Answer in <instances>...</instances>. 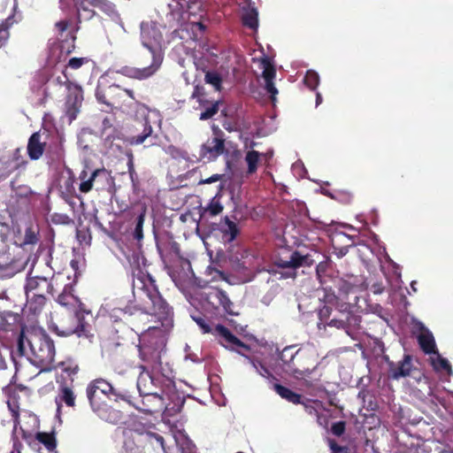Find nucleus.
Masks as SVG:
<instances>
[{
    "label": "nucleus",
    "instance_id": "1",
    "mask_svg": "<svg viewBox=\"0 0 453 453\" xmlns=\"http://www.w3.org/2000/svg\"><path fill=\"white\" fill-rule=\"evenodd\" d=\"M142 42L146 47L152 58V63L142 68L123 66L118 73L128 78L145 80L152 76L162 64L161 41L162 34L158 26L154 22H142L141 25Z\"/></svg>",
    "mask_w": 453,
    "mask_h": 453
},
{
    "label": "nucleus",
    "instance_id": "2",
    "mask_svg": "<svg viewBox=\"0 0 453 453\" xmlns=\"http://www.w3.org/2000/svg\"><path fill=\"white\" fill-rule=\"evenodd\" d=\"M18 349L34 365L42 371L51 369L55 347L51 339L43 333L23 331L19 339Z\"/></svg>",
    "mask_w": 453,
    "mask_h": 453
},
{
    "label": "nucleus",
    "instance_id": "3",
    "mask_svg": "<svg viewBox=\"0 0 453 453\" xmlns=\"http://www.w3.org/2000/svg\"><path fill=\"white\" fill-rule=\"evenodd\" d=\"M145 298L143 299L147 312L155 316L161 326L165 329H169L173 326V313L171 308L163 300L157 290L151 286L144 291Z\"/></svg>",
    "mask_w": 453,
    "mask_h": 453
},
{
    "label": "nucleus",
    "instance_id": "4",
    "mask_svg": "<svg viewBox=\"0 0 453 453\" xmlns=\"http://www.w3.org/2000/svg\"><path fill=\"white\" fill-rule=\"evenodd\" d=\"M58 302L60 305L66 307L68 311L73 314L72 319L74 320L75 326L64 328L59 331L58 334L67 336L70 334H77L81 336L85 330L83 323V311L80 308L79 300L69 292H63L58 296Z\"/></svg>",
    "mask_w": 453,
    "mask_h": 453
},
{
    "label": "nucleus",
    "instance_id": "5",
    "mask_svg": "<svg viewBox=\"0 0 453 453\" xmlns=\"http://www.w3.org/2000/svg\"><path fill=\"white\" fill-rule=\"evenodd\" d=\"M192 319L194 321H196L203 334H212L216 336H219L220 343L226 349H229L231 350H234L235 347H242L245 349H249L247 345L242 343L238 338L232 334V333L225 326L218 325L212 328L202 317L192 316Z\"/></svg>",
    "mask_w": 453,
    "mask_h": 453
},
{
    "label": "nucleus",
    "instance_id": "6",
    "mask_svg": "<svg viewBox=\"0 0 453 453\" xmlns=\"http://www.w3.org/2000/svg\"><path fill=\"white\" fill-rule=\"evenodd\" d=\"M138 116L142 120L143 131L141 134L132 136L130 143L133 145L142 144L150 137L153 132V126H160V114L156 110H150L145 106H142L138 110Z\"/></svg>",
    "mask_w": 453,
    "mask_h": 453
},
{
    "label": "nucleus",
    "instance_id": "7",
    "mask_svg": "<svg viewBox=\"0 0 453 453\" xmlns=\"http://www.w3.org/2000/svg\"><path fill=\"white\" fill-rule=\"evenodd\" d=\"M142 370L137 379V389L142 396H148V400H153L156 403L155 407H163L165 402L163 397L157 392H154L156 388L155 382L149 372L145 370L144 366H140Z\"/></svg>",
    "mask_w": 453,
    "mask_h": 453
},
{
    "label": "nucleus",
    "instance_id": "8",
    "mask_svg": "<svg viewBox=\"0 0 453 453\" xmlns=\"http://www.w3.org/2000/svg\"><path fill=\"white\" fill-rule=\"evenodd\" d=\"M112 393L111 385L102 379L92 381L87 388V395L93 409L99 408Z\"/></svg>",
    "mask_w": 453,
    "mask_h": 453
},
{
    "label": "nucleus",
    "instance_id": "9",
    "mask_svg": "<svg viewBox=\"0 0 453 453\" xmlns=\"http://www.w3.org/2000/svg\"><path fill=\"white\" fill-rule=\"evenodd\" d=\"M258 66L262 70V77L265 81V89L271 95L272 101H275L278 89L275 88L273 80L276 76V71L271 61L266 58L257 60Z\"/></svg>",
    "mask_w": 453,
    "mask_h": 453
},
{
    "label": "nucleus",
    "instance_id": "10",
    "mask_svg": "<svg viewBox=\"0 0 453 453\" xmlns=\"http://www.w3.org/2000/svg\"><path fill=\"white\" fill-rule=\"evenodd\" d=\"M418 341L422 350L426 354H432L436 351L434 337L421 322H416L414 326Z\"/></svg>",
    "mask_w": 453,
    "mask_h": 453
},
{
    "label": "nucleus",
    "instance_id": "11",
    "mask_svg": "<svg viewBox=\"0 0 453 453\" xmlns=\"http://www.w3.org/2000/svg\"><path fill=\"white\" fill-rule=\"evenodd\" d=\"M224 151V140L217 135L209 138L201 147L200 156L203 158L212 160Z\"/></svg>",
    "mask_w": 453,
    "mask_h": 453
},
{
    "label": "nucleus",
    "instance_id": "12",
    "mask_svg": "<svg viewBox=\"0 0 453 453\" xmlns=\"http://www.w3.org/2000/svg\"><path fill=\"white\" fill-rule=\"evenodd\" d=\"M107 176V173L104 169H96L88 173L87 169H84L79 174V180H81L79 189L82 193L89 192L93 188V183L97 177Z\"/></svg>",
    "mask_w": 453,
    "mask_h": 453
},
{
    "label": "nucleus",
    "instance_id": "13",
    "mask_svg": "<svg viewBox=\"0 0 453 453\" xmlns=\"http://www.w3.org/2000/svg\"><path fill=\"white\" fill-rule=\"evenodd\" d=\"M51 283L45 277H29L26 284V296L28 294L50 293Z\"/></svg>",
    "mask_w": 453,
    "mask_h": 453
},
{
    "label": "nucleus",
    "instance_id": "14",
    "mask_svg": "<svg viewBox=\"0 0 453 453\" xmlns=\"http://www.w3.org/2000/svg\"><path fill=\"white\" fill-rule=\"evenodd\" d=\"M273 156V152L259 153L257 150H249L245 156V161L248 165V173H253L257 171L259 165L266 163Z\"/></svg>",
    "mask_w": 453,
    "mask_h": 453
},
{
    "label": "nucleus",
    "instance_id": "15",
    "mask_svg": "<svg viewBox=\"0 0 453 453\" xmlns=\"http://www.w3.org/2000/svg\"><path fill=\"white\" fill-rule=\"evenodd\" d=\"M208 298L209 302L215 308H219V306H221L226 312L229 314L234 313V311L232 309L233 303L229 300L227 296L225 294V292L219 289L212 290L211 292H210Z\"/></svg>",
    "mask_w": 453,
    "mask_h": 453
},
{
    "label": "nucleus",
    "instance_id": "16",
    "mask_svg": "<svg viewBox=\"0 0 453 453\" xmlns=\"http://www.w3.org/2000/svg\"><path fill=\"white\" fill-rule=\"evenodd\" d=\"M45 147V142L42 140V134L36 132L31 135L27 144V152L31 159H38L42 157Z\"/></svg>",
    "mask_w": 453,
    "mask_h": 453
},
{
    "label": "nucleus",
    "instance_id": "17",
    "mask_svg": "<svg viewBox=\"0 0 453 453\" xmlns=\"http://www.w3.org/2000/svg\"><path fill=\"white\" fill-rule=\"evenodd\" d=\"M55 401L57 403V413L58 416H59L63 403H65L68 407H73L75 405V395L72 388L67 386H63L59 388Z\"/></svg>",
    "mask_w": 453,
    "mask_h": 453
},
{
    "label": "nucleus",
    "instance_id": "18",
    "mask_svg": "<svg viewBox=\"0 0 453 453\" xmlns=\"http://www.w3.org/2000/svg\"><path fill=\"white\" fill-rule=\"evenodd\" d=\"M311 263V259L309 256H303L298 252H294L290 255L289 259H280L277 265L279 267L295 269L298 266L310 265Z\"/></svg>",
    "mask_w": 453,
    "mask_h": 453
},
{
    "label": "nucleus",
    "instance_id": "19",
    "mask_svg": "<svg viewBox=\"0 0 453 453\" xmlns=\"http://www.w3.org/2000/svg\"><path fill=\"white\" fill-rule=\"evenodd\" d=\"M411 368V357L407 355L397 364L396 366L390 369V376L395 380H398L401 377H406L410 375Z\"/></svg>",
    "mask_w": 453,
    "mask_h": 453
},
{
    "label": "nucleus",
    "instance_id": "20",
    "mask_svg": "<svg viewBox=\"0 0 453 453\" xmlns=\"http://www.w3.org/2000/svg\"><path fill=\"white\" fill-rule=\"evenodd\" d=\"M429 360L431 363V365L434 369L435 372H446L448 375H451L453 373L451 365L448 359L442 357L438 351H434V353L431 354Z\"/></svg>",
    "mask_w": 453,
    "mask_h": 453
},
{
    "label": "nucleus",
    "instance_id": "21",
    "mask_svg": "<svg viewBox=\"0 0 453 453\" xmlns=\"http://www.w3.org/2000/svg\"><path fill=\"white\" fill-rule=\"evenodd\" d=\"M91 5L98 7L100 10L104 12L109 17H111L114 21L120 23V26L123 27V25L120 20L119 14L115 9V6L106 1V0H88Z\"/></svg>",
    "mask_w": 453,
    "mask_h": 453
},
{
    "label": "nucleus",
    "instance_id": "22",
    "mask_svg": "<svg viewBox=\"0 0 453 453\" xmlns=\"http://www.w3.org/2000/svg\"><path fill=\"white\" fill-rule=\"evenodd\" d=\"M45 293L38 292L37 294H28L27 296V308L33 313L41 311L45 304Z\"/></svg>",
    "mask_w": 453,
    "mask_h": 453
},
{
    "label": "nucleus",
    "instance_id": "23",
    "mask_svg": "<svg viewBox=\"0 0 453 453\" xmlns=\"http://www.w3.org/2000/svg\"><path fill=\"white\" fill-rule=\"evenodd\" d=\"M243 24L251 29H257L258 27V12L254 6H249L244 9L242 16Z\"/></svg>",
    "mask_w": 453,
    "mask_h": 453
},
{
    "label": "nucleus",
    "instance_id": "24",
    "mask_svg": "<svg viewBox=\"0 0 453 453\" xmlns=\"http://www.w3.org/2000/svg\"><path fill=\"white\" fill-rule=\"evenodd\" d=\"M274 389L282 398L293 403H299L301 396L288 388L276 384Z\"/></svg>",
    "mask_w": 453,
    "mask_h": 453
},
{
    "label": "nucleus",
    "instance_id": "25",
    "mask_svg": "<svg viewBox=\"0 0 453 453\" xmlns=\"http://www.w3.org/2000/svg\"><path fill=\"white\" fill-rule=\"evenodd\" d=\"M175 441L181 453H196L195 445L185 434H179Z\"/></svg>",
    "mask_w": 453,
    "mask_h": 453
},
{
    "label": "nucleus",
    "instance_id": "26",
    "mask_svg": "<svg viewBox=\"0 0 453 453\" xmlns=\"http://www.w3.org/2000/svg\"><path fill=\"white\" fill-rule=\"evenodd\" d=\"M67 88L69 91V100L70 102L71 98L73 97V105H80L81 104V101L83 99L82 97V91L81 88L78 85L73 84L71 82H68Z\"/></svg>",
    "mask_w": 453,
    "mask_h": 453
},
{
    "label": "nucleus",
    "instance_id": "27",
    "mask_svg": "<svg viewBox=\"0 0 453 453\" xmlns=\"http://www.w3.org/2000/svg\"><path fill=\"white\" fill-rule=\"evenodd\" d=\"M242 266L246 269H255L259 272L267 271L265 267H260L259 258L254 255H247L242 262Z\"/></svg>",
    "mask_w": 453,
    "mask_h": 453
},
{
    "label": "nucleus",
    "instance_id": "28",
    "mask_svg": "<svg viewBox=\"0 0 453 453\" xmlns=\"http://www.w3.org/2000/svg\"><path fill=\"white\" fill-rule=\"evenodd\" d=\"M108 94L119 99H122L124 96H127L131 99H134V92L131 89H121L119 85L110 86L108 88Z\"/></svg>",
    "mask_w": 453,
    "mask_h": 453
},
{
    "label": "nucleus",
    "instance_id": "29",
    "mask_svg": "<svg viewBox=\"0 0 453 453\" xmlns=\"http://www.w3.org/2000/svg\"><path fill=\"white\" fill-rule=\"evenodd\" d=\"M14 23L13 17H9L0 25V48L6 42L9 37L8 28Z\"/></svg>",
    "mask_w": 453,
    "mask_h": 453
},
{
    "label": "nucleus",
    "instance_id": "30",
    "mask_svg": "<svg viewBox=\"0 0 453 453\" xmlns=\"http://www.w3.org/2000/svg\"><path fill=\"white\" fill-rule=\"evenodd\" d=\"M38 226L31 224L26 229L24 243L34 244L37 241Z\"/></svg>",
    "mask_w": 453,
    "mask_h": 453
},
{
    "label": "nucleus",
    "instance_id": "31",
    "mask_svg": "<svg viewBox=\"0 0 453 453\" xmlns=\"http://www.w3.org/2000/svg\"><path fill=\"white\" fill-rule=\"evenodd\" d=\"M19 270L13 264H0V279L12 277Z\"/></svg>",
    "mask_w": 453,
    "mask_h": 453
},
{
    "label": "nucleus",
    "instance_id": "32",
    "mask_svg": "<svg viewBox=\"0 0 453 453\" xmlns=\"http://www.w3.org/2000/svg\"><path fill=\"white\" fill-rule=\"evenodd\" d=\"M304 83L311 89L316 88L319 83V74L314 71H308L304 77Z\"/></svg>",
    "mask_w": 453,
    "mask_h": 453
},
{
    "label": "nucleus",
    "instance_id": "33",
    "mask_svg": "<svg viewBox=\"0 0 453 453\" xmlns=\"http://www.w3.org/2000/svg\"><path fill=\"white\" fill-rule=\"evenodd\" d=\"M219 102L211 103L203 112H201L199 119L201 120H206L213 117L219 111Z\"/></svg>",
    "mask_w": 453,
    "mask_h": 453
},
{
    "label": "nucleus",
    "instance_id": "34",
    "mask_svg": "<svg viewBox=\"0 0 453 453\" xmlns=\"http://www.w3.org/2000/svg\"><path fill=\"white\" fill-rule=\"evenodd\" d=\"M207 83L211 84L216 89H219L221 83V77L217 72H208L205 75Z\"/></svg>",
    "mask_w": 453,
    "mask_h": 453
},
{
    "label": "nucleus",
    "instance_id": "35",
    "mask_svg": "<svg viewBox=\"0 0 453 453\" xmlns=\"http://www.w3.org/2000/svg\"><path fill=\"white\" fill-rule=\"evenodd\" d=\"M244 357L249 360V362L252 365V366L259 375L265 378H268L271 375L268 369L265 367L261 363L255 361L247 356Z\"/></svg>",
    "mask_w": 453,
    "mask_h": 453
},
{
    "label": "nucleus",
    "instance_id": "36",
    "mask_svg": "<svg viewBox=\"0 0 453 453\" xmlns=\"http://www.w3.org/2000/svg\"><path fill=\"white\" fill-rule=\"evenodd\" d=\"M226 227L224 230L226 235H229V241H233L236 235L238 234V228L235 223L230 221L229 219L226 220Z\"/></svg>",
    "mask_w": 453,
    "mask_h": 453
},
{
    "label": "nucleus",
    "instance_id": "37",
    "mask_svg": "<svg viewBox=\"0 0 453 453\" xmlns=\"http://www.w3.org/2000/svg\"><path fill=\"white\" fill-rule=\"evenodd\" d=\"M70 23L67 20H60L56 23V28L58 32V35L63 37V34L65 31H68V34L70 35V37L72 40H74V35L73 34V31L69 30Z\"/></svg>",
    "mask_w": 453,
    "mask_h": 453
},
{
    "label": "nucleus",
    "instance_id": "38",
    "mask_svg": "<svg viewBox=\"0 0 453 453\" xmlns=\"http://www.w3.org/2000/svg\"><path fill=\"white\" fill-rule=\"evenodd\" d=\"M143 404L145 407L142 410L150 413L162 410L165 407V405L163 407H155L156 403L153 400H148V396H144Z\"/></svg>",
    "mask_w": 453,
    "mask_h": 453
},
{
    "label": "nucleus",
    "instance_id": "39",
    "mask_svg": "<svg viewBox=\"0 0 453 453\" xmlns=\"http://www.w3.org/2000/svg\"><path fill=\"white\" fill-rule=\"evenodd\" d=\"M144 222V213L139 215L137 219L136 226L134 229V236L136 239L140 240L142 238V226Z\"/></svg>",
    "mask_w": 453,
    "mask_h": 453
},
{
    "label": "nucleus",
    "instance_id": "40",
    "mask_svg": "<svg viewBox=\"0 0 453 453\" xmlns=\"http://www.w3.org/2000/svg\"><path fill=\"white\" fill-rule=\"evenodd\" d=\"M88 61L86 58H73L69 60L68 66L72 69H78Z\"/></svg>",
    "mask_w": 453,
    "mask_h": 453
},
{
    "label": "nucleus",
    "instance_id": "41",
    "mask_svg": "<svg viewBox=\"0 0 453 453\" xmlns=\"http://www.w3.org/2000/svg\"><path fill=\"white\" fill-rule=\"evenodd\" d=\"M222 210L223 206L218 201H212L207 209V211L212 216L219 214Z\"/></svg>",
    "mask_w": 453,
    "mask_h": 453
},
{
    "label": "nucleus",
    "instance_id": "42",
    "mask_svg": "<svg viewBox=\"0 0 453 453\" xmlns=\"http://www.w3.org/2000/svg\"><path fill=\"white\" fill-rule=\"evenodd\" d=\"M36 437L39 441L42 442L49 449L53 447L52 439L49 434H43V433H38Z\"/></svg>",
    "mask_w": 453,
    "mask_h": 453
},
{
    "label": "nucleus",
    "instance_id": "43",
    "mask_svg": "<svg viewBox=\"0 0 453 453\" xmlns=\"http://www.w3.org/2000/svg\"><path fill=\"white\" fill-rule=\"evenodd\" d=\"M344 429L345 426L343 422H337L332 426V433L338 436L344 432Z\"/></svg>",
    "mask_w": 453,
    "mask_h": 453
},
{
    "label": "nucleus",
    "instance_id": "44",
    "mask_svg": "<svg viewBox=\"0 0 453 453\" xmlns=\"http://www.w3.org/2000/svg\"><path fill=\"white\" fill-rule=\"evenodd\" d=\"M329 446L332 453H347V449L344 447H339L334 441H330Z\"/></svg>",
    "mask_w": 453,
    "mask_h": 453
},
{
    "label": "nucleus",
    "instance_id": "45",
    "mask_svg": "<svg viewBox=\"0 0 453 453\" xmlns=\"http://www.w3.org/2000/svg\"><path fill=\"white\" fill-rule=\"evenodd\" d=\"M221 177H222L221 174H213L210 178L202 180L200 181V183L211 184V183H213V182H216V181L219 180L221 179Z\"/></svg>",
    "mask_w": 453,
    "mask_h": 453
},
{
    "label": "nucleus",
    "instance_id": "46",
    "mask_svg": "<svg viewBox=\"0 0 453 453\" xmlns=\"http://www.w3.org/2000/svg\"><path fill=\"white\" fill-rule=\"evenodd\" d=\"M112 312H113V313H112V315H111V316H112V317H114V318H116V319H123L120 315H122L123 317H125V316L127 315V311H124V310H122V309H120V308L114 309V310L112 311Z\"/></svg>",
    "mask_w": 453,
    "mask_h": 453
},
{
    "label": "nucleus",
    "instance_id": "47",
    "mask_svg": "<svg viewBox=\"0 0 453 453\" xmlns=\"http://www.w3.org/2000/svg\"><path fill=\"white\" fill-rule=\"evenodd\" d=\"M8 406L11 410V411L12 412V416L14 417V429H13V434H17V426H18V413L17 411L14 410V408L12 407L11 403H8Z\"/></svg>",
    "mask_w": 453,
    "mask_h": 453
},
{
    "label": "nucleus",
    "instance_id": "48",
    "mask_svg": "<svg viewBox=\"0 0 453 453\" xmlns=\"http://www.w3.org/2000/svg\"><path fill=\"white\" fill-rule=\"evenodd\" d=\"M96 96L98 102L105 104L107 106H111V104L105 101V96L101 91L96 90Z\"/></svg>",
    "mask_w": 453,
    "mask_h": 453
},
{
    "label": "nucleus",
    "instance_id": "49",
    "mask_svg": "<svg viewBox=\"0 0 453 453\" xmlns=\"http://www.w3.org/2000/svg\"><path fill=\"white\" fill-rule=\"evenodd\" d=\"M166 152L174 157L181 156V152L173 146L168 147Z\"/></svg>",
    "mask_w": 453,
    "mask_h": 453
},
{
    "label": "nucleus",
    "instance_id": "50",
    "mask_svg": "<svg viewBox=\"0 0 453 453\" xmlns=\"http://www.w3.org/2000/svg\"><path fill=\"white\" fill-rule=\"evenodd\" d=\"M128 166H129L128 170H129L130 178H131L132 180H134V177L135 173H134V167H133L132 161H130L128 163Z\"/></svg>",
    "mask_w": 453,
    "mask_h": 453
},
{
    "label": "nucleus",
    "instance_id": "51",
    "mask_svg": "<svg viewBox=\"0 0 453 453\" xmlns=\"http://www.w3.org/2000/svg\"><path fill=\"white\" fill-rule=\"evenodd\" d=\"M322 102V96L319 93L317 94V98H316V105L318 106L319 104H320Z\"/></svg>",
    "mask_w": 453,
    "mask_h": 453
},
{
    "label": "nucleus",
    "instance_id": "52",
    "mask_svg": "<svg viewBox=\"0 0 453 453\" xmlns=\"http://www.w3.org/2000/svg\"><path fill=\"white\" fill-rule=\"evenodd\" d=\"M416 284H417L416 280H412L411 283V289L413 290V292H417Z\"/></svg>",
    "mask_w": 453,
    "mask_h": 453
},
{
    "label": "nucleus",
    "instance_id": "53",
    "mask_svg": "<svg viewBox=\"0 0 453 453\" xmlns=\"http://www.w3.org/2000/svg\"><path fill=\"white\" fill-rule=\"evenodd\" d=\"M13 448H14V449H15V450H17V452H18V453H20L19 446H18V444L16 443V441H14Z\"/></svg>",
    "mask_w": 453,
    "mask_h": 453
},
{
    "label": "nucleus",
    "instance_id": "54",
    "mask_svg": "<svg viewBox=\"0 0 453 453\" xmlns=\"http://www.w3.org/2000/svg\"><path fill=\"white\" fill-rule=\"evenodd\" d=\"M13 11H16L17 7H18V0H13Z\"/></svg>",
    "mask_w": 453,
    "mask_h": 453
},
{
    "label": "nucleus",
    "instance_id": "55",
    "mask_svg": "<svg viewBox=\"0 0 453 453\" xmlns=\"http://www.w3.org/2000/svg\"><path fill=\"white\" fill-rule=\"evenodd\" d=\"M283 276L284 277H294L295 273H288L284 274Z\"/></svg>",
    "mask_w": 453,
    "mask_h": 453
},
{
    "label": "nucleus",
    "instance_id": "56",
    "mask_svg": "<svg viewBox=\"0 0 453 453\" xmlns=\"http://www.w3.org/2000/svg\"><path fill=\"white\" fill-rule=\"evenodd\" d=\"M104 125L105 127L110 126V121H109V119H105L104 120Z\"/></svg>",
    "mask_w": 453,
    "mask_h": 453
},
{
    "label": "nucleus",
    "instance_id": "57",
    "mask_svg": "<svg viewBox=\"0 0 453 453\" xmlns=\"http://www.w3.org/2000/svg\"><path fill=\"white\" fill-rule=\"evenodd\" d=\"M427 394L428 395L432 394V389H431L430 386H427Z\"/></svg>",
    "mask_w": 453,
    "mask_h": 453
},
{
    "label": "nucleus",
    "instance_id": "58",
    "mask_svg": "<svg viewBox=\"0 0 453 453\" xmlns=\"http://www.w3.org/2000/svg\"><path fill=\"white\" fill-rule=\"evenodd\" d=\"M318 422L322 425L323 419L319 416H318Z\"/></svg>",
    "mask_w": 453,
    "mask_h": 453
},
{
    "label": "nucleus",
    "instance_id": "59",
    "mask_svg": "<svg viewBox=\"0 0 453 453\" xmlns=\"http://www.w3.org/2000/svg\"><path fill=\"white\" fill-rule=\"evenodd\" d=\"M318 422L322 425L323 419L319 416H318Z\"/></svg>",
    "mask_w": 453,
    "mask_h": 453
},
{
    "label": "nucleus",
    "instance_id": "60",
    "mask_svg": "<svg viewBox=\"0 0 453 453\" xmlns=\"http://www.w3.org/2000/svg\"><path fill=\"white\" fill-rule=\"evenodd\" d=\"M77 370H78V368H77V367H74V368H73V373L77 372Z\"/></svg>",
    "mask_w": 453,
    "mask_h": 453
},
{
    "label": "nucleus",
    "instance_id": "61",
    "mask_svg": "<svg viewBox=\"0 0 453 453\" xmlns=\"http://www.w3.org/2000/svg\"><path fill=\"white\" fill-rule=\"evenodd\" d=\"M197 25L199 26V27H200L201 29H203V25H202L201 23H197Z\"/></svg>",
    "mask_w": 453,
    "mask_h": 453
},
{
    "label": "nucleus",
    "instance_id": "62",
    "mask_svg": "<svg viewBox=\"0 0 453 453\" xmlns=\"http://www.w3.org/2000/svg\"><path fill=\"white\" fill-rule=\"evenodd\" d=\"M22 433H23V436L26 438V434L25 432L21 429Z\"/></svg>",
    "mask_w": 453,
    "mask_h": 453
},
{
    "label": "nucleus",
    "instance_id": "63",
    "mask_svg": "<svg viewBox=\"0 0 453 453\" xmlns=\"http://www.w3.org/2000/svg\"><path fill=\"white\" fill-rule=\"evenodd\" d=\"M0 224H3L2 222H0Z\"/></svg>",
    "mask_w": 453,
    "mask_h": 453
},
{
    "label": "nucleus",
    "instance_id": "64",
    "mask_svg": "<svg viewBox=\"0 0 453 453\" xmlns=\"http://www.w3.org/2000/svg\"><path fill=\"white\" fill-rule=\"evenodd\" d=\"M451 394L453 395V392H451Z\"/></svg>",
    "mask_w": 453,
    "mask_h": 453
}]
</instances>
